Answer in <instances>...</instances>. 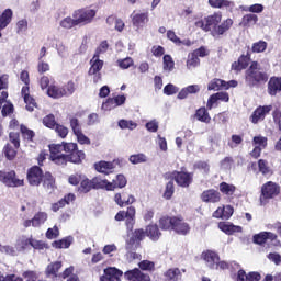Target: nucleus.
<instances>
[{"instance_id": "1", "label": "nucleus", "mask_w": 281, "mask_h": 281, "mask_svg": "<svg viewBox=\"0 0 281 281\" xmlns=\"http://www.w3.org/2000/svg\"><path fill=\"white\" fill-rule=\"evenodd\" d=\"M223 14L221 12L213 13L212 15H209L205 18L204 22H198V27H202L204 32H211L212 36H223L225 32L229 31L232 25H234V20L226 19L223 23ZM218 23H221L218 25Z\"/></svg>"}, {"instance_id": "2", "label": "nucleus", "mask_w": 281, "mask_h": 281, "mask_svg": "<svg viewBox=\"0 0 281 281\" xmlns=\"http://www.w3.org/2000/svg\"><path fill=\"white\" fill-rule=\"evenodd\" d=\"M77 149L78 144L76 143L53 144L49 146L50 160L57 164V166H65L69 155L74 154Z\"/></svg>"}, {"instance_id": "3", "label": "nucleus", "mask_w": 281, "mask_h": 281, "mask_svg": "<svg viewBox=\"0 0 281 281\" xmlns=\"http://www.w3.org/2000/svg\"><path fill=\"white\" fill-rule=\"evenodd\" d=\"M201 259L209 269H213L215 271H225V269H229V263L221 260V257L214 250L203 251L201 254Z\"/></svg>"}, {"instance_id": "4", "label": "nucleus", "mask_w": 281, "mask_h": 281, "mask_svg": "<svg viewBox=\"0 0 281 281\" xmlns=\"http://www.w3.org/2000/svg\"><path fill=\"white\" fill-rule=\"evenodd\" d=\"M267 75L260 71V65L257 61H254L246 71V81L248 85L254 87L258 85V82H267Z\"/></svg>"}, {"instance_id": "5", "label": "nucleus", "mask_w": 281, "mask_h": 281, "mask_svg": "<svg viewBox=\"0 0 281 281\" xmlns=\"http://www.w3.org/2000/svg\"><path fill=\"white\" fill-rule=\"evenodd\" d=\"M20 79L24 82V87H22V97L24 99V102L26 104V111H34V109H36V100H34V98H32V95H30V72H27L26 70H23L20 74Z\"/></svg>"}, {"instance_id": "6", "label": "nucleus", "mask_w": 281, "mask_h": 281, "mask_svg": "<svg viewBox=\"0 0 281 281\" xmlns=\"http://www.w3.org/2000/svg\"><path fill=\"white\" fill-rule=\"evenodd\" d=\"M97 14H98V11L95 9L82 8V9L76 10L72 13V18L75 19L77 25L85 26V25H89L90 23H93V19H95Z\"/></svg>"}, {"instance_id": "7", "label": "nucleus", "mask_w": 281, "mask_h": 281, "mask_svg": "<svg viewBox=\"0 0 281 281\" xmlns=\"http://www.w3.org/2000/svg\"><path fill=\"white\" fill-rule=\"evenodd\" d=\"M0 181L8 186V188H21L23 186V178L16 177V172L14 170L11 171H1L0 170Z\"/></svg>"}, {"instance_id": "8", "label": "nucleus", "mask_w": 281, "mask_h": 281, "mask_svg": "<svg viewBox=\"0 0 281 281\" xmlns=\"http://www.w3.org/2000/svg\"><path fill=\"white\" fill-rule=\"evenodd\" d=\"M252 240L256 245H265V243H271L274 247L280 245V240H278V235L271 232H261L259 234L254 235Z\"/></svg>"}, {"instance_id": "9", "label": "nucleus", "mask_w": 281, "mask_h": 281, "mask_svg": "<svg viewBox=\"0 0 281 281\" xmlns=\"http://www.w3.org/2000/svg\"><path fill=\"white\" fill-rule=\"evenodd\" d=\"M70 127L74 135L77 138L78 144H81V145L86 144L87 146L91 144V139H89V137H87V135L82 133V127L80 126V122L78 121V119L70 120Z\"/></svg>"}, {"instance_id": "10", "label": "nucleus", "mask_w": 281, "mask_h": 281, "mask_svg": "<svg viewBox=\"0 0 281 281\" xmlns=\"http://www.w3.org/2000/svg\"><path fill=\"white\" fill-rule=\"evenodd\" d=\"M132 19V25L136 30H142L148 21H150L148 16V12H142V11H133L131 14Z\"/></svg>"}, {"instance_id": "11", "label": "nucleus", "mask_w": 281, "mask_h": 281, "mask_svg": "<svg viewBox=\"0 0 281 281\" xmlns=\"http://www.w3.org/2000/svg\"><path fill=\"white\" fill-rule=\"evenodd\" d=\"M267 137L262 136V135H257L252 138V146L254 149L250 151V155L255 158L258 159V157H260V154L262 153V150H265V148H267Z\"/></svg>"}, {"instance_id": "12", "label": "nucleus", "mask_w": 281, "mask_h": 281, "mask_svg": "<svg viewBox=\"0 0 281 281\" xmlns=\"http://www.w3.org/2000/svg\"><path fill=\"white\" fill-rule=\"evenodd\" d=\"M271 109H273V106L271 105H263L257 108L250 115V122L252 124H258L259 122H262L267 117V115L271 113Z\"/></svg>"}, {"instance_id": "13", "label": "nucleus", "mask_w": 281, "mask_h": 281, "mask_svg": "<svg viewBox=\"0 0 281 281\" xmlns=\"http://www.w3.org/2000/svg\"><path fill=\"white\" fill-rule=\"evenodd\" d=\"M261 194L263 199H273L280 194V186L276 182L269 181L261 187Z\"/></svg>"}, {"instance_id": "14", "label": "nucleus", "mask_w": 281, "mask_h": 281, "mask_svg": "<svg viewBox=\"0 0 281 281\" xmlns=\"http://www.w3.org/2000/svg\"><path fill=\"white\" fill-rule=\"evenodd\" d=\"M120 159L113 161L100 160L94 164V169L97 172H101V175H111L115 170V164H120Z\"/></svg>"}, {"instance_id": "15", "label": "nucleus", "mask_w": 281, "mask_h": 281, "mask_svg": "<svg viewBox=\"0 0 281 281\" xmlns=\"http://www.w3.org/2000/svg\"><path fill=\"white\" fill-rule=\"evenodd\" d=\"M47 221L46 212H37L32 220H24L22 225L23 227H41Z\"/></svg>"}, {"instance_id": "16", "label": "nucleus", "mask_w": 281, "mask_h": 281, "mask_svg": "<svg viewBox=\"0 0 281 281\" xmlns=\"http://www.w3.org/2000/svg\"><path fill=\"white\" fill-rule=\"evenodd\" d=\"M171 179H175L180 188H188L190 183H192V175L184 171H173L171 173Z\"/></svg>"}, {"instance_id": "17", "label": "nucleus", "mask_w": 281, "mask_h": 281, "mask_svg": "<svg viewBox=\"0 0 281 281\" xmlns=\"http://www.w3.org/2000/svg\"><path fill=\"white\" fill-rule=\"evenodd\" d=\"M45 176H43V170L41 167H33L27 172V179L30 186H41V181H43Z\"/></svg>"}, {"instance_id": "18", "label": "nucleus", "mask_w": 281, "mask_h": 281, "mask_svg": "<svg viewBox=\"0 0 281 281\" xmlns=\"http://www.w3.org/2000/svg\"><path fill=\"white\" fill-rule=\"evenodd\" d=\"M135 206H130L127 207L126 212L120 211L114 218L119 222L126 218V225H133V222L135 221Z\"/></svg>"}, {"instance_id": "19", "label": "nucleus", "mask_w": 281, "mask_h": 281, "mask_svg": "<svg viewBox=\"0 0 281 281\" xmlns=\"http://www.w3.org/2000/svg\"><path fill=\"white\" fill-rule=\"evenodd\" d=\"M124 276L128 281H150V276L142 272L139 269L128 270Z\"/></svg>"}, {"instance_id": "20", "label": "nucleus", "mask_w": 281, "mask_h": 281, "mask_svg": "<svg viewBox=\"0 0 281 281\" xmlns=\"http://www.w3.org/2000/svg\"><path fill=\"white\" fill-rule=\"evenodd\" d=\"M173 232H176V234H180V236H186L187 234H190V224L183 221L181 216H176Z\"/></svg>"}, {"instance_id": "21", "label": "nucleus", "mask_w": 281, "mask_h": 281, "mask_svg": "<svg viewBox=\"0 0 281 281\" xmlns=\"http://www.w3.org/2000/svg\"><path fill=\"white\" fill-rule=\"evenodd\" d=\"M114 202L119 207H126V205H133L135 203L134 195H126V193H116L114 195Z\"/></svg>"}, {"instance_id": "22", "label": "nucleus", "mask_w": 281, "mask_h": 281, "mask_svg": "<svg viewBox=\"0 0 281 281\" xmlns=\"http://www.w3.org/2000/svg\"><path fill=\"white\" fill-rule=\"evenodd\" d=\"M218 229L228 236H232L233 234H240V232H243V227L236 226L229 222H220Z\"/></svg>"}, {"instance_id": "23", "label": "nucleus", "mask_w": 281, "mask_h": 281, "mask_svg": "<svg viewBox=\"0 0 281 281\" xmlns=\"http://www.w3.org/2000/svg\"><path fill=\"white\" fill-rule=\"evenodd\" d=\"M234 214V207L232 205L226 206H220L214 213V218H224L225 221L232 218V215Z\"/></svg>"}, {"instance_id": "24", "label": "nucleus", "mask_w": 281, "mask_h": 281, "mask_svg": "<svg viewBox=\"0 0 281 281\" xmlns=\"http://www.w3.org/2000/svg\"><path fill=\"white\" fill-rule=\"evenodd\" d=\"M7 100H8V92L2 91L0 94V109H1V106H3L2 108L3 117H5L7 115H10V113H12V111H14V105L12 103H10V101H7ZM4 102H5V104H4Z\"/></svg>"}, {"instance_id": "25", "label": "nucleus", "mask_w": 281, "mask_h": 281, "mask_svg": "<svg viewBox=\"0 0 281 281\" xmlns=\"http://www.w3.org/2000/svg\"><path fill=\"white\" fill-rule=\"evenodd\" d=\"M201 199L204 203H218L221 193L216 190H206L202 193Z\"/></svg>"}, {"instance_id": "26", "label": "nucleus", "mask_w": 281, "mask_h": 281, "mask_svg": "<svg viewBox=\"0 0 281 281\" xmlns=\"http://www.w3.org/2000/svg\"><path fill=\"white\" fill-rule=\"evenodd\" d=\"M176 220H177V216H162L159 220L160 229H164L165 232H170V231L173 232Z\"/></svg>"}, {"instance_id": "27", "label": "nucleus", "mask_w": 281, "mask_h": 281, "mask_svg": "<svg viewBox=\"0 0 281 281\" xmlns=\"http://www.w3.org/2000/svg\"><path fill=\"white\" fill-rule=\"evenodd\" d=\"M211 8H217L220 10H232L234 8V1L229 0H209Z\"/></svg>"}, {"instance_id": "28", "label": "nucleus", "mask_w": 281, "mask_h": 281, "mask_svg": "<svg viewBox=\"0 0 281 281\" xmlns=\"http://www.w3.org/2000/svg\"><path fill=\"white\" fill-rule=\"evenodd\" d=\"M126 183H127L126 177L120 173L115 177V179L112 180V182H110L108 188L110 192H113V190L117 188H126Z\"/></svg>"}, {"instance_id": "29", "label": "nucleus", "mask_w": 281, "mask_h": 281, "mask_svg": "<svg viewBox=\"0 0 281 281\" xmlns=\"http://www.w3.org/2000/svg\"><path fill=\"white\" fill-rule=\"evenodd\" d=\"M145 233L150 240L157 241L159 238H161V232L159 231V226H157V224H149L146 227Z\"/></svg>"}, {"instance_id": "30", "label": "nucleus", "mask_w": 281, "mask_h": 281, "mask_svg": "<svg viewBox=\"0 0 281 281\" xmlns=\"http://www.w3.org/2000/svg\"><path fill=\"white\" fill-rule=\"evenodd\" d=\"M278 91H281V78L272 77L268 82V93L269 95H276Z\"/></svg>"}, {"instance_id": "31", "label": "nucleus", "mask_w": 281, "mask_h": 281, "mask_svg": "<svg viewBox=\"0 0 281 281\" xmlns=\"http://www.w3.org/2000/svg\"><path fill=\"white\" fill-rule=\"evenodd\" d=\"M46 94L48 95V98H53L54 100H59V98H64L61 86H58L56 83H53L47 88Z\"/></svg>"}, {"instance_id": "32", "label": "nucleus", "mask_w": 281, "mask_h": 281, "mask_svg": "<svg viewBox=\"0 0 281 281\" xmlns=\"http://www.w3.org/2000/svg\"><path fill=\"white\" fill-rule=\"evenodd\" d=\"M90 65L91 67L89 69V74H98L102 71V68L104 67V61L100 59L98 55H94L90 60Z\"/></svg>"}, {"instance_id": "33", "label": "nucleus", "mask_w": 281, "mask_h": 281, "mask_svg": "<svg viewBox=\"0 0 281 281\" xmlns=\"http://www.w3.org/2000/svg\"><path fill=\"white\" fill-rule=\"evenodd\" d=\"M256 23H258V15H256L254 13H248L243 16L239 25H241V27H254V25H256Z\"/></svg>"}, {"instance_id": "34", "label": "nucleus", "mask_w": 281, "mask_h": 281, "mask_svg": "<svg viewBox=\"0 0 281 281\" xmlns=\"http://www.w3.org/2000/svg\"><path fill=\"white\" fill-rule=\"evenodd\" d=\"M92 188L94 190H108L109 191V186H111V182L106 179H102L101 177H94L92 180Z\"/></svg>"}, {"instance_id": "35", "label": "nucleus", "mask_w": 281, "mask_h": 281, "mask_svg": "<svg viewBox=\"0 0 281 281\" xmlns=\"http://www.w3.org/2000/svg\"><path fill=\"white\" fill-rule=\"evenodd\" d=\"M12 11L7 9L0 15V30H5L9 23H12Z\"/></svg>"}, {"instance_id": "36", "label": "nucleus", "mask_w": 281, "mask_h": 281, "mask_svg": "<svg viewBox=\"0 0 281 281\" xmlns=\"http://www.w3.org/2000/svg\"><path fill=\"white\" fill-rule=\"evenodd\" d=\"M199 65H201V59H199V57H196V54H189L188 58H187V64L186 67L189 71H192L194 69H196V67H199Z\"/></svg>"}, {"instance_id": "37", "label": "nucleus", "mask_w": 281, "mask_h": 281, "mask_svg": "<svg viewBox=\"0 0 281 281\" xmlns=\"http://www.w3.org/2000/svg\"><path fill=\"white\" fill-rule=\"evenodd\" d=\"M76 26H78V23L74 16H66L59 21V27H61V30H71Z\"/></svg>"}, {"instance_id": "38", "label": "nucleus", "mask_w": 281, "mask_h": 281, "mask_svg": "<svg viewBox=\"0 0 281 281\" xmlns=\"http://www.w3.org/2000/svg\"><path fill=\"white\" fill-rule=\"evenodd\" d=\"M162 69L166 74H170L175 70V59H172V56L165 55L162 57Z\"/></svg>"}, {"instance_id": "39", "label": "nucleus", "mask_w": 281, "mask_h": 281, "mask_svg": "<svg viewBox=\"0 0 281 281\" xmlns=\"http://www.w3.org/2000/svg\"><path fill=\"white\" fill-rule=\"evenodd\" d=\"M195 117L199 122H203L204 124H210L212 117H210V113L205 108H200L195 112Z\"/></svg>"}, {"instance_id": "40", "label": "nucleus", "mask_w": 281, "mask_h": 281, "mask_svg": "<svg viewBox=\"0 0 281 281\" xmlns=\"http://www.w3.org/2000/svg\"><path fill=\"white\" fill-rule=\"evenodd\" d=\"M71 243H74V237L68 236L61 240L54 241L53 247H55V249H69Z\"/></svg>"}, {"instance_id": "41", "label": "nucleus", "mask_w": 281, "mask_h": 281, "mask_svg": "<svg viewBox=\"0 0 281 281\" xmlns=\"http://www.w3.org/2000/svg\"><path fill=\"white\" fill-rule=\"evenodd\" d=\"M63 268V263L60 261H56L50 263L46 268V274L52 276L53 278H58V271Z\"/></svg>"}, {"instance_id": "42", "label": "nucleus", "mask_w": 281, "mask_h": 281, "mask_svg": "<svg viewBox=\"0 0 281 281\" xmlns=\"http://www.w3.org/2000/svg\"><path fill=\"white\" fill-rule=\"evenodd\" d=\"M167 281H178L181 279V270L179 268H170L165 272Z\"/></svg>"}, {"instance_id": "43", "label": "nucleus", "mask_w": 281, "mask_h": 281, "mask_svg": "<svg viewBox=\"0 0 281 281\" xmlns=\"http://www.w3.org/2000/svg\"><path fill=\"white\" fill-rule=\"evenodd\" d=\"M211 150L216 153V150H221V146H223V136L221 134H214L211 139Z\"/></svg>"}, {"instance_id": "44", "label": "nucleus", "mask_w": 281, "mask_h": 281, "mask_svg": "<svg viewBox=\"0 0 281 281\" xmlns=\"http://www.w3.org/2000/svg\"><path fill=\"white\" fill-rule=\"evenodd\" d=\"M117 126L121 127L122 131H135L137 128V123L132 120H120L117 122Z\"/></svg>"}, {"instance_id": "45", "label": "nucleus", "mask_w": 281, "mask_h": 281, "mask_svg": "<svg viewBox=\"0 0 281 281\" xmlns=\"http://www.w3.org/2000/svg\"><path fill=\"white\" fill-rule=\"evenodd\" d=\"M85 151L77 149L74 154L68 155L67 161H70V164H80L85 161Z\"/></svg>"}, {"instance_id": "46", "label": "nucleus", "mask_w": 281, "mask_h": 281, "mask_svg": "<svg viewBox=\"0 0 281 281\" xmlns=\"http://www.w3.org/2000/svg\"><path fill=\"white\" fill-rule=\"evenodd\" d=\"M128 161L130 164H133V166H137L139 164H146V161H148V156L142 153L134 154L130 156Z\"/></svg>"}, {"instance_id": "47", "label": "nucleus", "mask_w": 281, "mask_h": 281, "mask_svg": "<svg viewBox=\"0 0 281 281\" xmlns=\"http://www.w3.org/2000/svg\"><path fill=\"white\" fill-rule=\"evenodd\" d=\"M76 92V82L68 81L66 85L61 86V93L64 98H69V95H74Z\"/></svg>"}, {"instance_id": "48", "label": "nucleus", "mask_w": 281, "mask_h": 281, "mask_svg": "<svg viewBox=\"0 0 281 281\" xmlns=\"http://www.w3.org/2000/svg\"><path fill=\"white\" fill-rule=\"evenodd\" d=\"M30 240H31V238H27L25 236L19 237L15 243L16 251H25V249H27V247H30Z\"/></svg>"}, {"instance_id": "49", "label": "nucleus", "mask_w": 281, "mask_h": 281, "mask_svg": "<svg viewBox=\"0 0 281 281\" xmlns=\"http://www.w3.org/2000/svg\"><path fill=\"white\" fill-rule=\"evenodd\" d=\"M225 80L222 79H213L209 82L207 89L209 91H221L224 89Z\"/></svg>"}, {"instance_id": "50", "label": "nucleus", "mask_w": 281, "mask_h": 281, "mask_svg": "<svg viewBox=\"0 0 281 281\" xmlns=\"http://www.w3.org/2000/svg\"><path fill=\"white\" fill-rule=\"evenodd\" d=\"M43 186L47 190V192H52V190H54L55 180H54V177L52 176V173L46 172L44 175V183H43Z\"/></svg>"}, {"instance_id": "51", "label": "nucleus", "mask_w": 281, "mask_h": 281, "mask_svg": "<svg viewBox=\"0 0 281 281\" xmlns=\"http://www.w3.org/2000/svg\"><path fill=\"white\" fill-rule=\"evenodd\" d=\"M241 10H244V12H251L252 14H260L261 12H265V5L256 3L249 7H243Z\"/></svg>"}, {"instance_id": "52", "label": "nucleus", "mask_w": 281, "mask_h": 281, "mask_svg": "<svg viewBox=\"0 0 281 281\" xmlns=\"http://www.w3.org/2000/svg\"><path fill=\"white\" fill-rule=\"evenodd\" d=\"M92 188H93L92 180H89L88 178H85L81 180L80 187H79L80 192H83L85 194H87V192H91Z\"/></svg>"}, {"instance_id": "53", "label": "nucleus", "mask_w": 281, "mask_h": 281, "mask_svg": "<svg viewBox=\"0 0 281 281\" xmlns=\"http://www.w3.org/2000/svg\"><path fill=\"white\" fill-rule=\"evenodd\" d=\"M220 190L223 192V194H227L228 196H232L234 192L236 191V187L233 184H227V182H222L220 184Z\"/></svg>"}, {"instance_id": "54", "label": "nucleus", "mask_w": 281, "mask_h": 281, "mask_svg": "<svg viewBox=\"0 0 281 281\" xmlns=\"http://www.w3.org/2000/svg\"><path fill=\"white\" fill-rule=\"evenodd\" d=\"M258 166L259 172H261V175H263L265 177L271 175V168H269V164L267 162V160L260 159L258 161Z\"/></svg>"}, {"instance_id": "55", "label": "nucleus", "mask_w": 281, "mask_h": 281, "mask_svg": "<svg viewBox=\"0 0 281 281\" xmlns=\"http://www.w3.org/2000/svg\"><path fill=\"white\" fill-rule=\"evenodd\" d=\"M55 132L57 133L58 137H60L61 139H65V137H67V135H69V128H67L65 125H60V124H55Z\"/></svg>"}, {"instance_id": "56", "label": "nucleus", "mask_w": 281, "mask_h": 281, "mask_svg": "<svg viewBox=\"0 0 281 281\" xmlns=\"http://www.w3.org/2000/svg\"><path fill=\"white\" fill-rule=\"evenodd\" d=\"M267 42H265V41H259V42H257V43H254L252 44V52L255 53V54H262V52H266V49H267Z\"/></svg>"}, {"instance_id": "57", "label": "nucleus", "mask_w": 281, "mask_h": 281, "mask_svg": "<svg viewBox=\"0 0 281 281\" xmlns=\"http://www.w3.org/2000/svg\"><path fill=\"white\" fill-rule=\"evenodd\" d=\"M172 194H175V182L169 181L166 184V189L164 192V199L170 200V199H172Z\"/></svg>"}, {"instance_id": "58", "label": "nucleus", "mask_w": 281, "mask_h": 281, "mask_svg": "<svg viewBox=\"0 0 281 281\" xmlns=\"http://www.w3.org/2000/svg\"><path fill=\"white\" fill-rule=\"evenodd\" d=\"M3 153L7 157V159H9V161H12V159H14V157H16V149H14V147H12V145H7L3 149Z\"/></svg>"}, {"instance_id": "59", "label": "nucleus", "mask_w": 281, "mask_h": 281, "mask_svg": "<svg viewBox=\"0 0 281 281\" xmlns=\"http://www.w3.org/2000/svg\"><path fill=\"white\" fill-rule=\"evenodd\" d=\"M117 65L121 69H128L130 67H133L134 61L133 58L126 57L124 59H119Z\"/></svg>"}, {"instance_id": "60", "label": "nucleus", "mask_w": 281, "mask_h": 281, "mask_svg": "<svg viewBox=\"0 0 281 281\" xmlns=\"http://www.w3.org/2000/svg\"><path fill=\"white\" fill-rule=\"evenodd\" d=\"M101 109L103 111H113V109H117V105H115V100L113 98H109L105 102L102 103Z\"/></svg>"}, {"instance_id": "61", "label": "nucleus", "mask_w": 281, "mask_h": 281, "mask_svg": "<svg viewBox=\"0 0 281 281\" xmlns=\"http://www.w3.org/2000/svg\"><path fill=\"white\" fill-rule=\"evenodd\" d=\"M164 93H165V95H175V94L179 93V87H177L172 83H169V85L165 86Z\"/></svg>"}, {"instance_id": "62", "label": "nucleus", "mask_w": 281, "mask_h": 281, "mask_svg": "<svg viewBox=\"0 0 281 281\" xmlns=\"http://www.w3.org/2000/svg\"><path fill=\"white\" fill-rule=\"evenodd\" d=\"M43 124L47 128H54L56 126V117L53 114L47 115L43 119Z\"/></svg>"}, {"instance_id": "63", "label": "nucleus", "mask_w": 281, "mask_h": 281, "mask_svg": "<svg viewBox=\"0 0 281 281\" xmlns=\"http://www.w3.org/2000/svg\"><path fill=\"white\" fill-rule=\"evenodd\" d=\"M146 232L144 229H137L133 234L132 243H139V240H144L146 238Z\"/></svg>"}, {"instance_id": "64", "label": "nucleus", "mask_w": 281, "mask_h": 281, "mask_svg": "<svg viewBox=\"0 0 281 281\" xmlns=\"http://www.w3.org/2000/svg\"><path fill=\"white\" fill-rule=\"evenodd\" d=\"M20 131L24 137V139H32L34 137V131L27 128L26 126L24 125H21L20 126Z\"/></svg>"}]
</instances>
